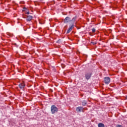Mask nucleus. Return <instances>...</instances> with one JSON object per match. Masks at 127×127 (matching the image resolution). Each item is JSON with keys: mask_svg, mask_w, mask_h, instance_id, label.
<instances>
[{"mask_svg": "<svg viewBox=\"0 0 127 127\" xmlns=\"http://www.w3.org/2000/svg\"><path fill=\"white\" fill-rule=\"evenodd\" d=\"M77 19L76 16H74L72 18V19H71V18L70 17H66L65 18V19L64 20V23H69L70 24H74L75 23V21H76V19Z\"/></svg>", "mask_w": 127, "mask_h": 127, "instance_id": "obj_1", "label": "nucleus"}, {"mask_svg": "<svg viewBox=\"0 0 127 127\" xmlns=\"http://www.w3.org/2000/svg\"><path fill=\"white\" fill-rule=\"evenodd\" d=\"M51 111L52 115H54L56 113L58 112V108L55 105H52L51 107Z\"/></svg>", "mask_w": 127, "mask_h": 127, "instance_id": "obj_2", "label": "nucleus"}, {"mask_svg": "<svg viewBox=\"0 0 127 127\" xmlns=\"http://www.w3.org/2000/svg\"><path fill=\"white\" fill-rule=\"evenodd\" d=\"M92 75H93V73L92 72H86L85 73V77L86 80H90L91 79V77H92Z\"/></svg>", "mask_w": 127, "mask_h": 127, "instance_id": "obj_3", "label": "nucleus"}, {"mask_svg": "<svg viewBox=\"0 0 127 127\" xmlns=\"http://www.w3.org/2000/svg\"><path fill=\"white\" fill-rule=\"evenodd\" d=\"M75 27V25L74 24H71L69 25V27L67 30L66 34H68V33H70L72 31V30Z\"/></svg>", "mask_w": 127, "mask_h": 127, "instance_id": "obj_4", "label": "nucleus"}, {"mask_svg": "<svg viewBox=\"0 0 127 127\" xmlns=\"http://www.w3.org/2000/svg\"><path fill=\"white\" fill-rule=\"evenodd\" d=\"M111 81V79L110 77H106L104 78V82L106 85L110 84V82Z\"/></svg>", "mask_w": 127, "mask_h": 127, "instance_id": "obj_5", "label": "nucleus"}, {"mask_svg": "<svg viewBox=\"0 0 127 127\" xmlns=\"http://www.w3.org/2000/svg\"><path fill=\"white\" fill-rule=\"evenodd\" d=\"M76 111L77 113H81L84 111V108L83 107H77L76 108Z\"/></svg>", "mask_w": 127, "mask_h": 127, "instance_id": "obj_6", "label": "nucleus"}, {"mask_svg": "<svg viewBox=\"0 0 127 127\" xmlns=\"http://www.w3.org/2000/svg\"><path fill=\"white\" fill-rule=\"evenodd\" d=\"M18 86L19 88L21 89V90H23V89L25 88V84L24 83V82L19 83Z\"/></svg>", "mask_w": 127, "mask_h": 127, "instance_id": "obj_7", "label": "nucleus"}, {"mask_svg": "<svg viewBox=\"0 0 127 127\" xmlns=\"http://www.w3.org/2000/svg\"><path fill=\"white\" fill-rule=\"evenodd\" d=\"M32 18H33V17L32 16L28 15L27 18L26 19V21H31V20H32Z\"/></svg>", "mask_w": 127, "mask_h": 127, "instance_id": "obj_8", "label": "nucleus"}, {"mask_svg": "<svg viewBox=\"0 0 127 127\" xmlns=\"http://www.w3.org/2000/svg\"><path fill=\"white\" fill-rule=\"evenodd\" d=\"M87 101L83 100L82 101H81L82 106H83V107H85V106L87 105Z\"/></svg>", "mask_w": 127, "mask_h": 127, "instance_id": "obj_9", "label": "nucleus"}, {"mask_svg": "<svg viewBox=\"0 0 127 127\" xmlns=\"http://www.w3.org/2000/svg\"><path fill=\"white\" fill-rule=\"evenodd\" d=\"M98 127H105V125L103 123L98 124Z\"/></svg>", "mask_w": 127, "mask_h": 127, "instance_id": "obj_10", "label": "nucleus"}, {"mask_svg": "<svg viewBox=\"0 0 127 127\" xmlns=\"http://www.w3.org/2000/svg\"><path fill=\"white\" fill-rule=\"evenodd\" d=\"M91 30L93 33L96 32V29H95V28H92Z\"/></svg>", "mask_w": 127, "mask_h": 127, "instance_id": "obj_11", "label": "nucleus"}, {"mask_svg": "<svg viewBox=\"0 0 127 127\" xmlns=\"http://www.w3.org/2000/svg\"><path fill=\"white\" fill-rule=\"evenodd\" d=\"M57 43H59V44L61 43V39H59V40L57 41Z\"/></svg>", "mask_w": 127, "mask_h": 127, "instance_id": "obj_12", "label": "nucleus"}, {"mask_svg": "<svg viewBox=\"0 0 127 127\" xmlns=\"http://www.w3.org/2000/svg\"><path fill=\"white\" fill-rule=\"evenodd\" d=\"M117 127H123V126L122 125H117Z\"/></svg>", "mask_w": 127, "mask_h": 127, "instance_id": "obj_13", "label": "nucleus"}, {"mask_svg": "<svg viewBox=\"0 0 127 127\" xmlns=\"http://www.w3.org/2000/svg\"><path fill=\"white\" fill-rule=\"evenodd\" d=\"M91 43H92V44H93V45H95V44H96V43H94V42H92Z\"/></svg>", "mask_w": 127, "mask_h": 127, "instance_id": "obj_14", "label": "nucleus"}, {"mask_svg": "<svg viewBox=\"0 0 127 127\" xmlns=\"http://www.w3.org/2000/svg\"><path fill=\"white\" fill-rule=\"evenodd\" d=\"M29 13H29V11H28V12H27L26 13L27 14H29Z\"/></svg>", "mask_w": 127, "mask_h": 127, "instance_id": "obj_15", "label": "nucleus"}, {"mask_svg": "<svg viewBox=\"0 0 127 127\" xmlns=\"http://www.w3.org/2000/svg\"><path fill=\"white\" fill-rule=\"evenodd\" d=\"M24 9L25 10V9H27V8L25 7H24Z\"/></svg>", "mask_w": 127, "mask_h": 127, "instance_id": "obj_16", "label": "nucleus"}, {"mask_svg": "<svg viewBox=\"0 0 127 127\" xmlns=\"http://www.w3.org/2000/svg\"><path fill=\"white\" fill-rule=\"evenodd\" d=\"M126 99H127V96H126Z\"/></svg>", "mask_w": 127, "mask_h": 127, "instance_id": "obj_17", "label": "nucleus"}]
</instances>
